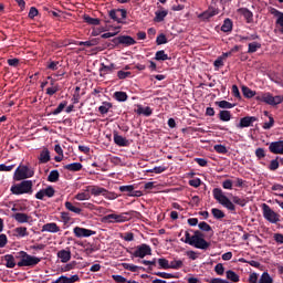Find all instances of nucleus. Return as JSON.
Instances as JSON below:
<instances>
[{"label":"nucleus","mask_w":283,"mask_h":283,"mask_svg":"<svg viewBox=\"0 0 283 283\" xmlns=\"http://www.w3.org/2000/svg\"><path fill=\"white\" fill-rule=\"evenodd\" d=\"M181 242L195 247V249H201V251H207V249L211 247V243L205 240V234L200 232V230H196L193 235H191L189 231H186L185 239H181Z\"/></svg>","instance_id":"nucleus-1"},{"label":"nucleus","mask_w":283,"mask_h":283,"mask_svg":"<svg viewBox=\"0 0 283 283\" xmlns=\"http://www.w3.org/2000/svg\"><path fill=\"white\" fill-rule=\"evenodd\" d=\"M33 184L32 180H23L20 184H15L11 186L10 191L13 193V196H23V193H28L29 196H32L34 193V190L32 189Z\"/></svg>","instance_id":"nucleus-2"},{"label":"nucleus","mask_w":283,"mask_h":283,"mask_svg":"<svg viewBox=\"0 0 283 283\" xmlns=\"http://www.w3.org/2000/svg\"><path fill=\"white\" fill-rule=\"evenodd\" d=\"M212 196L214 200H217L219 205H222V207H226L228 211H235V205L224 196V192L220 188H214L212 190Z\"/></svg>","instance_id":"nucleus-3"},{"label":"nucleus","mask_w":283,"mask_h":283,"mask_svg":"<svg viewBox=\"0 0 283 283\" xmlns=\"http://www.w3.org/2000/svg\"><path fill=\"white\" fill-rule=\"evenodd\" d=\"M34 177V168L25 165H20L13 176V180L20 181V180H28V178Z\"/></svg>","instance_id":"nucleus-4"},{"label":"nucleus","mask_w":283,"mask_h":283,"mask_svg":"<svg viewBox=\"0 0 283 283\" xmlns=\"http://www.w3.org/2000/svg\"><path fill=\"white\" fill-rule=\"evenodd\" d=\"M134 213H136V211L134 210L128 212H122L120 214L111 213V214H106L104 217V220H106V222H112V223L129 222Z\"/></svg>","instance_id":"nucleus-5"},{"label":"nucleus","mask_w":283,"mask_h":283,"mask_svg":"<svg viewBox=\"0 0 283 283\" xmlns=\"http://www.w3.org/2000/svg\"><path fill=\"white\" fill-rule=\"evenodd\" d=\"M256 101H260L261 103H265L266 105H271L272 107H275V105H281L283 103V96L276 95L273 96L271 93H262L261 95L256 96Z\"/></svg>","instance_id":"nucleus-6"},{"label":"nucleus","mask_w":283,"mask_h":283,"mask_svg":"<svg viewBox=\"0 0 283 283\" xmlns=\"http://www.w3.org/2000/svg\"><path fill=\"white\" fill-rule=\"evenodd\" d=\"M262 211H263V218L270 222L271 224H277L280 222V214L273 209H271V206L266 203H262Z\"/></svg>","instance_id":"nucleus-7"},{"label":"nucleus","mask_w":283,"mask_h":283,"mask_svg":"<svg viewBox=\"0 0 283 283\" xmlns=\"http://www.w3.org/2000/svg\"><path fill=\"white\" fill-rule=\"evenodd\" d=\"M132 258H145L146 255H151V247L147 243L137 245L134 251H129Z\"/></svg>","instance_id":"nucleus-8"},{"label":"nucleus","mask_w":283,"mask_h":283,"mask_svg":"<svg viewBox=\"0 0 283 283\" xmlns=\"http://www.w3.org/2000/svg\"><path fill=\"white\" fill-rule=\"evenodd\" d=\"M39 262H41V258L34 256V255H30L28 254V252H24V255L22 256V262H18V266L19 268H23V266H36V264H39Z\"/></svg>","instance_id":"nucleus-9"},{"label":"nucleus","mask_w":283,"mask_h":283,"mask_svg":"<svg viewBox=\"0 0 283 283\" xmlns=\"http://www.w3.org/2000/svg\"><path fill=\"white\" fill-rule=\"evenodd\" d=\"M114 45H124L125 48H129V45H136V40L129 35H119L112 40Z\"/></svg>","instance_id":"nucleus-10"},{"label":"nucleus","mask_w":283,"mask_h":283,"mask_svg":"<svg viewBox=\"0 0 283 283\" xmlns=\"http://www.w3.org/2000/svg\"><path fill=\"white\" fill-rule=\"evenodd\" d=\"M73 233L75 238H91V235H96V231L81 227H75Z\"/></svg>","instance_id":"nucleus-11"},{"label":"nucleus","mask_w":283,"mask_h":283,"mask_svg":"<svg viewBox=\"0 0 283 283\" xmlns=\"http://www.w3.org/2000/svg\"><path fill=\"white\" fill-rule=\"evenodd\" d=\"M109 18L116 23H123L118 14H122V19H127V10L126 9H112L109 12Z\"/></svg>","instance_id":"nucleus-12"},{"label":"nucleus","mask_w":283,"mask_h":283,"mask_svg":"<svg viewBox=\"0 0 283 283\" xmlns=\"http://www.w3.org/2000/svg\"><path fill=\"white\" fill-rule=\"evenodd\" d=\"M258 117L255 116H245L240 119V123L237 125L239 129H244V127H253V124L256 123Z\"/></svg>","instance_id":"nucleus-13"},{"label":"nucleus","mask_w":283,"mask_h":283,"mask_svg":"<svg viewBox=\"0 0 283 283\" xmlns=\"http://www.w3.org/2000/svg\"><path fill=\"white\" fill-rule=\"evenodd\" d=\"M57 258L63 264H67L72 260V251H70V248L60 250L57 252Z\"/></svg>","instance_id":"nucleus-14"},{"label":"nucleus","mask_w":283,"mask_h":283,"mask_svg":"<svg viewBox=\"0 0 283 283\" xmlns=\"http://www.w3.org/2000/svg\"><path fill=\"white\" fill-rule=\"evenodd\" d=\"M220 14V10L209 7L208 10H206L203 13L199 15L200 19H203V21H209V19Z\"/></svg>","instance_id":"nucleus-15"},{"label":"nucleus","mask_w":283,"mask_h":283,"mask_svg":"<svg viewBox=\"0 0 283 283\" xmlns=\"http://www.w3.org/2000/svg\"><path fill=\"white\" fill-rule=\"evenodd\" d=\"M113 138H114V143H115V145H117V147H129V140L127 138L118 135V132L113 133Z\"/></svg>","instance_id":"nucleus-16"},{"label":"nucleus","mask_w":283,"mask_h":283,"mask_svg":"<svg viewBox=\"0 0 283 283\" xmlns=\"http://www.w3.org/2000/svg\"><path fill=\"white\" fill-rule=\"evenodd\" d=\"M12 218L19 222V224H25L28 222H30V220H32V217H30L28 213H23V212H17L14 214H12Z\"/></svg>","instance_id":"nucleus-17"},{"label":"nucleus","mask_w":283,"mask_h":283,"mask_svg":"<svg viewBox=\"0 0 283 283\" xmlns=\"http://www.w3.org/2000/svg\"><path fill=\"white\" fill-rule=\"evenodd\" d=\"M101 65H102L99 69L101 76H105L106 74H112V72L118 70V67L114 63H111L109 65H105V63H102Z\"/></svg>","instance_id":"nucleus-18"},{"label":"nucleus","mask_w":283,"mask_h":283,"mask_svg":"<svg viewBox=\"0 0 283 283\" xmlns=\"http://www.w3.org/2000/svg\"><path fill=\"white\" fill-rule=\"evenodd\" d=\"M271 154L283 155V140L272 142L269 146Z\"/></svg>","instance_id":"nucleus-19"},{"label":"nucleus","mask_w":283,"mask_h":283,"mask_svg":"<svg viewBox=\"0 0 283 283\" xmlns=\"http://www.w3.org/2000/svg\"><path fill=\"white\" fill-rule=\"evenodd\" d=\"M50 150L48 148H43L38 157L40 165H46L51 160Z\"/></svg>","instance_id":"nucleus-20"},{"label":"nucleus","mask_w":283,"mask_h":283,"mask_svg":"<svg viewBox=\"0 0 283 283\" xmlns=\"http://www.w3.org/2000/svg\"><path fill=\"white\" fill-rule=\"evenodd\" d=\"M238 12L239 14L244 17L247 23H253V12H251V10H249L248 8H240Z\"/></svg>","instance_id":"nucleus-21"},{"label":"nucleus","mask_w":283,"mask_h":283,"mask_svg":"<svg viewBox=\"0 0 283 283\" xmlns=\"http://www.w3.org/2000/svg\"><path fill=\"white\" fill-rule=\"evenodd\" d=\"M271 14H273L274 17H276V25H280L281 28V32H283V12L275 9V8H272L271 9Z\"/></svg>","instance_id":"nucleus-22"},{"label":"nucleus","mask_w":283,"mask_h":283,"mask_svg":"<svg viewBox=\"0 0 283 283\" xmlns=\"http://www.w3.org/2000/svg\"><path fill=\"white\" fill-rule=\"evenodd\" d=\"M42 231H48L49 233H59V231H61V228L56 223L51 222V223H45L42 227Z\"/></svg>","instance_id":"nucleus-23"},{"label":"nucleus","mask_w":283,"mask_h":283,"mask_svg":"<svg viewBox=\"0 0 283 283\" xmlns=\"http://www.w3.org/2000/svg\"><path fill=\"white\" fill-rule=\"evenodd\" d=\"M3 258H4L7 269H14V266L18 265L14 255L6 254Z\"/></svg>","instance_id":"nucleus-24"},{"label":"nucleus","mask_w":283,"mask_h":283,"mask_svg":"<svg viewBox=\"0 0 283 283\" xmlns=\"http://www.w3.org/2000/svg\"><path fill=\"white\" fill-rule=\"evenodd\" d=\"M13 235H15V238H28L30 232H28V228L25 227H18L13 230Z\"/></svg>","instance_id":"nucleus-25"},{"label":"nucleus","mask_w":283,"mask_h":283,"mask_svg":"<svg viewBox=\"0 0 283 283\" xmlns=\"http://www.w3.org/2000/svg\"><path fill=\"white\" fill-rule=\"evenodd\" d=\"M64 169H66V171H81V169H83V164L81 163L69 164L64 166Z\"/></svg>","instance_id":"nucleus-26"},{"label":"nucleus","mask_w":283,"mask_h":283,"mask_svg":"<svg viewBox=\"0 0 283 283\" xmlns=\"http://www.w3.org/2000/svg\"><path fill=\"white\" fill-rule=\"evenodd\" d=\"M155 61H171V57L165 53V50H160L155 53Z\"/></svg>","instance_id":"nucleus-27"},{"label":"nucleus","mask_w":283,"mask_h":283,"mask_svg":"<svg viewBox=\"0 0 283 283\" xmlns=\"http://www.w3.org/2000/svg\"><path fill=\"white\" fill-rule=\"evenodd\" d=\"M226 277L227 280H230V282H234V283L240 282V275H238V273L233 272L232 270H228L226 272Z\"/></svg>","instance_id":"nucleus-28"},{"label":"nucleus","mask_w":283,"mask_h":283,"mask_svg":"<svg viewBox=\"0 0 283 283\" xmlns=\"http://www.w3.org/2000/svg\"><path fill=\"white\" fill-rule=\"evenodd\" d=\"M114 98L118 101V103H125L129 96L127 95L126 92L123 91H117L114 93Z\"/></svg>","instance_id":"nucleus-29"},{"label":"nucleus","mask_w":283,"mask_h":283,"mask_svg":"<svg viewBox=\"0 0 283 283\" xmlns=\"http://www.w3.org/2000/svg\"><path fill=\"white\" fill-rule=\"evenodd\" d=\"M262 48V44L260 42H251L248 44V54H255L258 50Z\"/></svg>","instance_id":"nucleus-30"},{"label":"nucleus","mask_w":283,"mask_h":283,"mask_svg":"<svg viewBox=\"0 0 283 283\" xmlns=\"http://www.w3.org/2000/svg\"><path fill=\"white\" fill-rule=\"evenodd\" d=\"M219 119L222 120V123H229V120H231V111H220Z\"/></svg>","instance_id":"nucleus-31"},{"label":"nucleus","mask_w":283,"mask_h":283,"mask_svg":"<svg viewBox=\"0 0 283 283\" xmlns=\"http://www.w3.org/2000/svg\"><path fill=\"white\" fill-rule=\"evenodd\" d=\"M105 193H107V189L101 186H93L92 196L98 197V196H104Z\"/></svg>","instance_id":"nucleus-32"},{"label":"nucleus","mask_w":283,"mask_h":283,"mask_svg":"<svg viewBox=\"0 0 283 283\" xmlns=\"http://www.w3.org/2000/svg\"><path fill=\"white\" fill-rule=\"evenodd\" d=\"M84 21L85 23H87L88 25H101V19L98 18H92L87 14H84Z\"/></svg>","instance_id":"nucleus-33"},{"label":"nucleus","mask_w":283,"mask_h":283,"mask_svg":"<svg viewBox=\"0 0 283 283\" xmlns=\"http://www.w3.org/2000/svg\"><path fill=\"white\" fill-rule=\"evenodd\" d=\"M231 30H233V21H231V19H226L221 27V31L222 32H231Z\"/></svg>","instance_id":"nucleus-34"},{"label":"nucleus","mask_w":283,"mask_h":283,"mask_svg":"<svg viewBox=\"0 0 283 283\" xmlns=\"http://www.w3.org/2000/svg\"><path fill=\"white\" fill-rule=\"evenodd\" d=\"M167 14H169V11H167V10L156 11L155 12V21L157 23H161V21H165V17H167Z\"/></svg>","instance_id":"nucleus-35"},{"label":"nucleus","mask_w":283,"mask_h":283,"mask_svg":"<svg viewBox=\"0 0 283 283\" xmlns=\"http://www.w3.org/2000/svg\"><path fill=\"white\" fill-rule=\"evenodd\" d=\"M218 107H220L221 109H233V107H235V104H232L231 102H227V101H220L217 102Z\"/></svg>","instance_id":"nucleus-36"},{"label":"nucleus","mask_w":283,"mask_h":283,"mask_svg":"<svg viewBox=\"0 0 283 283\" xmlns=\"http://www.w3.org/2000/svg\"><path fill=\"white\" fill-rule=\"evenodd\" d=\"M211 213L216 220H222V218H226L227 214L218 208H212Z\"/></svg>","instance_id":"nucleus-37"},{"label":"nucleus","mask_w":283,"mask_h":283,"mask_svg":"<svg viewBox=\"0 0 283 283\" xmlns=\"http://www.w3.org/2000/svg\"><path fill=\"white\" fill-rule=\"evenodd\" d=\"M60 174L59 170H52L49 176H48V181L49 182H59V178H60Z\"/></svg>","instance_id":"nucleus-38"},{"label":"nucleus","mask_w":283,"mask_h":283,"mask_svg":"<svg viewBox=\"0 0 283 283\" xmlns=\"http://www.w3.org/2000/svg\"><path fill=\"white\" fill-rule=\"evenodd\" d=\"M65 209H67V211H72L73 213H77L81 214V211H83L81 208H76L74 207V205H72V202L66 201L64 203Z\"/></svg>","instance_id":"nucleus-39"},{"label":"nucleus","mask_w":283,"mask_h":283,"mask_svg":"<svg viewBox=\"0 0 283 283\" xmlns=\"http://www.w3.org/2000/svg\"><path fill=\"white\" fill-rule=\"evenodd\" d=\"M67 107V101H63L59 106L52 112L53 116H59Z\"/></svg>","instance_id":"nucleus-40"},{"label":"nucleus","mask_w":283,"mask_h":283,"mask_svg":"<svg viewBox=\"0 0 283 283\" xmlns=\"http://www.w3.org/2000/svg\"><path fill=\"white\" fill-rule=\"evenodd\" d=\"M232 202H234V205H239V207H247V203L249 202V200H247L245 198H240L238 196H234L232 198Z\"/></svg>","instance_id":"nucleus-41"},{"label":"nucleus","mask_w":283,"mask_h":283,"mask_svg":"<svg viewBox=\"0 0 283 283\" xmlns=\"http://www.w3.org/2000/svg\"><path fill=\"white\" fill-rule=\"evenodd\" d=\"M109 109H112V103H108V102H104L103 105L98 107L99 114H103V115L107 114Z\"/></svg>","instance_id":"nucleus-42"},{"label":"nucleus","mask_w":283,"mask_h":283,"mask_svg":"<svg viewBox=\"0 0 283 283\" xmlns=\"http://www.w3.org/2000/svg\"><path fill=\"white\" fill-rule=\"evenodd\" d=\"M259 281L261 283H273V277H271V274H269V272H263Z\"/></svg>","instance_id":"nucleus-43"},{"label":"nucleus","mask_w":283,"mask_h":283,"mask_svg":"<svg viewBox=\"0 0 283 283\" xmlns=\"http://www.w3.org/2000/svg\"><path fill=\"white\" fill-rule=\"evenodd\" d=\"M242 94L245 96V98H253V96H255V92L248 86H242Z\"/></svg>","instance_id":"nucleus-44"},{"label":"nucleus","mask_w":283,"mask_h":283,"mask_svg":"<svg viewBox=\"0 0 283 283\" xmlns=\"http://www.w3.org/2000/svg\"><path fill=\"white\" fill-rule=\"evenodd\" d=\"M123 268L126 270V271H130L132 273H136L138 271V269H143L138 265H134L132 263H123Z\"/></svg>","instance_id":"nucleus-45"},{"label":"nucleus","mask_w":283,"mask_h":283,"mask_svg":"<svg viewBox=\"0 0 283 283\" xmlns=\"http://www.w3.org/2000/svg\"><path fill=\"white\" fill-rule=\"evenodd\" d=\"M154 275H157L158 277H163L164 280H171L176 277V274L167 273V272H155Z\"/></svg>","instance_id":"nucleus-46"},{"label":"nucleus","mask_w":283,"mask_h":283,"mask_svg":"<svg viewBox=\"0 0 283 283\" xmlns=\"http://www.w3.org/2000/svg\"><path fill=\"white\" fill-rule=\"evenodd\" d=\"M214 151H217V154H228L229 149H227V146L221 145V144H217L213 146Z\"/></svg>","instance_id":"nucleus-47"},{"label":"nucleus","mask_w":283,"mask_h":283,"mask_svg":"<svg viewBox=\"0 0 283 283\" xmlns=\"http://www.w3.org/2000/svg\"><path fill=\"white\" fill-rule=\"evenodd\" d=\"M73 269H76V261H72L71 263H67L61 269V271L62 273H67V271H73Z\"/></svg>","instance_id":"nucleus-48"},{"label":"nucleus","mask_w":283,"mask_h":283,"mask_svg":"<svg viewBox=\"0 0 283 283\" xmlns=\"http://www.w3.org/2000/svg\"><path fill=\"white\" fill-rule=\"evenodd\" d=\"M59 66H61V62L59 61H51L46 65L48 70H52V72H56V70H59Z\"/></svg>","instance_id":"nucleus-49"},{"label":"nucleus","mask_w":283,"mask_h":283,"mask_svg":"<svg viewBox=\"0 0 283 283\" xmlns=\"http://www.w3.org/2000/svg\"><path fill=\"white\" fill-rule=\"evenodd\" d=\"M56 92H61V86H49L46 88L48 96H54V94H56Z\"/></svg>","instance_id":"nucleus-50"},{"label":"nucleus","mask_w":283,"mask_h":283,"mask_svg":"<svg viewBox=\"0 0 283 283\" xmlns=\"http://www.w3.org/2000/svg\"><path fill=\"white\" fill-rule=\"evenodd\" d=\"M117 77L119 78V81H124V78L132 77V72H129V71H118L117 72Z\"/></svg>","instance_id":"nucleus-51"},{"label":"nucleus","mask_w":283,"mask_h":283,"mask_svg":"<svg viewBox=\"0 0 283 283\" xmlns=\"http://www.w3.org/2000/svg\"><path fill=\"white\" fill-rule=\"evenodd\" d=\"M43 190H44V196H46V198H54V193H56V190H54L52 186H49Z\"/></svg>","instance_id":"nucleus-52"},{"label":"nucleus","mask_w":283,"mask_h":283,"mask_svg":"<svg viewBox=\"0 0 283 283\" xmlns=\"http://www.w3.org/2000/svg\"><path fill=\"white\" fill-rule=\"evenodd\" d=\"M158 264L160 269H165V270L170 269L169 260L165 258L158 259Z\"/></svg>","instance_id":"nucleus-53"},{"label":"nucleus","mask_w":283,"mask_h":283,"mask_svg":"<svg viewBox=\"0 0 283 283\" xmlns=\"http://www.w3.org/2000/svg\"><path fill=\"white\" fill-rule=\"evenodd\" d=\"M92 197L90 196V193L87 192H78L76 196H75V200H80V201H83V200H90Z\"/></svg>","instance_id":"nucleus-54"},{"label":"nucleus","mask_w":283,"mask_h":283,"mask_svg":"<svg viewBox=\"0 0 283 283\" xmlns=\"http://www.w3.org/2000/svg\"><path fill=\"white\" fill-rule=\"evenodd\" d=\"M156 43L157 45H165V43H167V35H165V33L159 34L156 39Z\"/></svg>","instance_id":"nucleus-55"},{"label":"nucleus","mask_w":283,"mask_h":283,"mask_svg":"<svg viewBox=\"0 0 283 283\" xmlns=\"http://www.w3.org/2000/svg\"><path fill=\"white\" fill-rule=\"evenodd\" d=\"M119 191L122 193H132L134 191V186L133 185H128V186H120L119 187Z\"/></svg>","instance_id":"nucleus-56"},{"label":"nucleus","mask_w":283,"mask_h":283,"mask_svg":"<svg viewBox=\"0 0 283 283\" xmlns=\"http://www.w3.org/2000/svg\"><path fill=\"white\" fill-rule=\"evenodd\" d=\"M273 125H275V119L273 118V116H269V122H265L263 124V129H271Z\"/></svg>","instance_id":"nucleus-57"},{"label":"nucleus","mask_w":283,"mask_h":283,"mask_svg":"<svg viewBox=\"0 0 283 283\" xmlns=\"http://www.w3.org/2000/svg\"><path fill=\"white\" fill-rule=\"evenodd\" d=\"M198 227L200 231H206V232L212 231L211 226L205 221L200 222Z\"/></svg>","instance_id":"nucleus-58"},{"label":"nucleus","mask_w":283,"mask_h":283,"mask_svg":"<svg viewBox=\"0 0 283 283\" xmlns=\"http://www.w3.org/2000/svg\"><path fill=\"white\" fill-rule=\"evenodd\" d=\"M214 273H217V275H224V265H222V263H218L214 266Z\"/></svg>","instance_id":"nucleus-59"},{"label":"nucleus","mask_w":283,"mask_h":283,"mask_svg":"<svg viewBox=\"0 0 283 283\" xmlns=\"http://www.w3.org/2000/svg\"><path fill=\"white\" fill-rule=\"evenodd\" d=\"M112 279L116 283H127V279L124 277L123 275L114 274V275H112Z\"/></svg>","instance_id":"nucleus-60"},{"label":"nucleus","mask_w":283,"mask_h":283,"mask_svg":"<svg viewBox=\"0 0 283 283\" xmlns=\"http://www.w3.org/2000/svg\"><path fill=\"white\" fill-rule=\"evenodd\" d=\"M207 283H231L224 279L216 277L206 280Z\"/></svg>","instance_id":"nucleus-61"},{"label":"nucleus","mask_w":283,"mask_h":283,"mask_svg":"<svg viewBox=\"0 0 283 283\" xmlns=\"http://www.w3.org/2000/svg\"><path fill=\"white\" fill-rule=\"evenodd\" d=\"M170 269H175V270L182 269V261L181 260L172 261L170 263Z\"/></svg>","instance_id":"nucleus-62"},{"label":"nucleus","mask_w":283,"mask_h":283,"mask_svg":"<svg viewBox=\"0 0 283 283\" xmlns=\"http://www.w3.org/2000/svg\"><path fill=\"white\" fill-rule=\"evenodd\" d=\"M259 274L253 272L249 275L248 282L249 283H258Z\"/></svg>","instance_id":"nucleus-63"},{"label":"nucleus","mask_w":283,"mask_h":283,"mask_svg":"<svg viewBox=\"0 0 283 283\" xmlns=\"http://www.w3.org/2000/svg\"><path fill=\"white\" fill-rule=\"evenodd\" d=\"M53 283H70L69 276L61 275V276L57 277Z\"/></svg>","instance_id":"nucleus-64"}]
</instances>
